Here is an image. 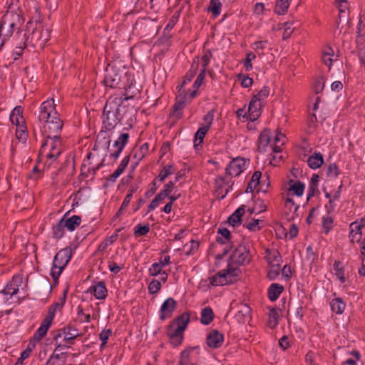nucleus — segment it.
Returning <instances> with one entry per match:
<instances>
[{"instance_id": "f257e3e1", "label": "nucleus", "mask_w": 365, "mask_h": 365, "mask_svg": "<svg viewBox=\"0 0 365 365\" xmlns=\"http://www.w3.org/2000/svg\"><path fill=\"white\" fill-rule=\"evenodd\" d=\"M38 119L43 123V131L46 135V140L41 148L40 154L42 157L55 160L62 150L58 134L63 127V121L56 110L53 98L41 103Z\"/></svg>"}, {"instance_id": "f03ea898", "label": "nucleus", "mask_w": 365, "mask_h": 365, "mask_svg": "<svg viewBox=\"0 0 365 365\" xmlns=\"http://www.w3.org/2000/svg\"><path fill=\"white\" fill-rule=\"evenodd\" d=\"M104 83L110 88L124 89L125 93L122 96L124 100L132 99L140 93V89L135 86L133 73L115 63L109 64L107 67Z\"/></svg>"}, {"instance_id": "7ed1b4c3", "label": "nucleus", "mask_w": 365, "mask_h": 365, "mask_svg": "<svg viewBox=\"0 0 365 365\" xmlns=\"http://www.w3.org/2000/svg\"><path fill=\"white\" fill-rule=\"evenodd\" d=\"M124 101L123 96H113L108 100L103 113V123L106 129L112 130L120 122L125 108L122 106Z\"/></svg>"}, {"instance_id": "20e7f679", "label": "nucleus", "mask_w": 365, "mask_h": 365, "mask_svg": "<svg viewBox=\"0 0 365 365\" xmlns=\"http://www.w3.org/2000/svg\"><path fill=\"white\" fill-rule=\"evenodd\" d=\"M190 322V316L187 313L175 319L168 329V336L173 346L180 345L183 340V332Z\"/></svg>"}, {"instance_id": "39448f33", "label": "nucleus", "mask_w": 365, "mask_h": 365, "mask_svg": "<svg viewBox=\"0 0 365 365\" xmlns=\"http://www.w3.org/2000/svg\"><path fill=\"white\" fill-rule=\"evenodd\" d=\"M71 257V250L70 248L61 250L55 255L51 274L54 279L58 278L62 271L68 263Z\"/></svg>"}, {"instance_id": "423d86ee", "label": "nucleus", "mask_w": 365, "mask_h": 365, "mask_svg": "<svg viewBox=\"0 0 365 365\" xmlns=\"http://www.w3.org/2000/svg\"><path fill=\"white\" fill-rule=\"evenodd\" d=\"M236 275V269L229 267L227 269L221 270L217 274L209 277L208 280L212 286H223L228 283H232Z\"/></svg>"}, {"instance_id": "0eeeda50", "label": "nucleus", "mask_w": 365, "mask_h": 365, "mask_svg": "<svg viewBox=\"0 0 365 365\" xmlns=\"http://www.w3.org/2000/svg\"><path fill=\"white\" fill-rule=\"evenodd\" d=\"M17 21H19V15L13 12H6L0 26V35L4 37L10 36L13 33V29L17 26Z\"/></svg>"}, {"instance_id": "6e6552de", "label": "nucleus", "mask_w": 365, "mask_h": 365, "mask_svg": "<svg viewBox=\"0 0 365 365\" xmlns=\"http://www.w3.org/2000/svg\"><path fill=\"white\" fill-rule=\"evenodd\" d=\"M249 249L245 245H240L230 257V265H242L250 261Z\"/></svg>"}, {"instance_id": "1a4fd4ad", "label": "nucleus", "mask_w": 365, "mask_h": 365, "mask_svg": "<svg viewBox=\"0 0 365 365\" xmlns=\"http://www.w3.org/2000/svg\"><path fill=\"white\" fill-rule=\"evenodd\" d=\"M304 189L305 185L304 183L299 180H290L283 188L282 196L288 195L289 197H293L294 196L300 197L303 195Z\"/></svg>"}, {"instance_id": "9d476101", "label": "nucleus", "mask_w": 365, "mask_h": 365, "mask_svg": "<svg viewBox=\"0 0 365 365\" xmlns=\"http://www.w3.org/2000/svg\"><path fill=\"white\" fill-rule=\"evenodd\" d=\"M249 160L237 157L227 165L226 173L231 176H238L247 168Z\"/></svg>"}, {"instance_id": "9b49d317", "label": "nucleus", "mask_w": 365, "mask_h": 365, "mask_svg": "<svg viewBox=\"0 0 365 365\" xmlns=\"http://www.w3.org/2000/svg\"><path fill=\"white\" fill-rule=\"evenodd\" d=\"M213 118L214 115L212 111L209 112L204 116L203 123L201 127L195 133V146L197 145V144H200L202 142L204 137L205 136L212 125Z\"/></svg>"}, {"instance_id": "f8f14e48", "label": "nucleus", "mask_w": 365, "mask_h": 365, "mask_svg": "<svg viewBox=\"0 0 365 365\" xmlns=\"http://www.w3.org/2000/svg\"><path fill=\"white\" fill-rule=\"evenodd\" d=\"M81 335L82 334L79 332L78 329L71 325H68L59 330L56 339H57L58 337H63L65 342L68 343V344H73L74 339Z\"/></svg>"}, {"instance_id": "ddd939ff", "label": "nucleus", "mask_w": 365, "mask_h": 365, "mask_svg": "<svg viewBox=\"0 0 365 365\" xmlns=\"http://www.w3.org/2000/svg\"><path fill=\"white\" fill-rule=\"evenodd\" d=\"M128 138L129 135L128 133H122L111 146L108 145V149L111 157L114 159L119 157L121 151L128 140Z\"/></svg>"}, {"instance_id": "4468645a", "label": "nucleus", "mask_w": 365, "mask_h": 365, "mask_svg": "<svg viewBox=\"0 0 365 365\" xmlns=\"http://www.w3.org/2000/svg\"><path fill=\"white\" fill-rule=\"evenodd\" d=\"M177 303L171 297L168 298L162 304L159 317L161 320L170 318L176 308Z\"/></svg>"}, {"instance_id": "2eb2a0df", "label": "nucleus", "mask_w": 365, "mask_h": 365, "mask_svg": "<svg viewBox=\"0 0 365 365\" xmlns=\"http://www.w3.org/2000/svg\"><path fill=\"white\" fill-rule=\"evenodd\" d=\"M272 146L270 131L269 130H264L261 133L259 137L258 150L262 153L268 152L272 150Z\"/></svg>"}, {"instance_id": "dca6fc26", "label": "nucleus", "mask_w": 365, "mask_h": 365, "mask_svg": "<svg viewBox=\"0 0 365 365\" xmlns=\"http://www.w3.org/2000/svg\"><path fill=\"white\" fill-rule=\"evenodd\" d=\"M223 341V335L217 330L211 331L207 336V344L212 349H217L220 347Z\"/></svg>"}, {"instance_id": "f3484780", "label": "nucleus", "mask_w": 365, "mask_h": 365, "mask_svg": "<svg viewBox=\"0 0 365 365\" xmlns=\"http://www.w3.org/2000/svg\"><path fill=\"white\" fill-rule=\"evenodd\" d=\"M51 324H52L51 322L47 321L46 319H43L41 326L38 327V329L34 333V334L31 340V343H32L34 346H35L36 343H38L39 341H41V339L46 334Z\"/></svg>"}, {"instance_id": "a211bd4d", "label": "nucleus", "mask_w": 365, "mask_h": 365, "mask_svg": "<svg viewBox=\"0 0 365 365\" xmlns=\"http://www.w3.org/2000/svg\"><path fill=\"white\" fill-rule=\"evenodd\" d=\"M51 324H52L51 322L47 321L46 319H43L41 326L38 327V329L34 333V334L31 340V343H32L34 346H35L36 343H38L39 341H41V339L46 334Z\"/></svg>"}, {"instance_id": "6ab92c4d", "label": "nucleus", "mask_w": 365, "mask_h": 365, "mask_svg": "<svg viewBox=\"0 0 365 365\" xmlns=\"http://www.w3.org/2000/svg\"><path fill=\"white\" fill-rule=\"evenodd\" d=\"M262 102L252 99L249 105L247 113L249 119L252 121L257 120L261 114Z\"/></svg>"}, {"instance_id": "aec40b11", "label": "nucleus", "mask_w": 365, "mask_h": 365, "mask_svg": "<svg viewBox=\"0 0 365 365\" xmlns=\"http://www.w3.org/2000/svg\"><path fill=\"white\" fill-rule=\"evenodd\" d=\"M49 38L50 30L48 28L36 30L32 35V38L36 39L41 46H43L48 41Z\"/></svg>"}, {"instance_id": "412c9836", "label": "nucleus", "mask_w": 365, "mask_h": 365, "mask_svg": "<svg viewBox=\"0 0 365 365\" xmlns=\"http://www.w3.org/2000/svg\"><path fill=\"white\" fill-rule=\"evenodd\" d=\"M88 292L93 294L98 299H103L107 296V289L105 284L102 282H98L96 285L91 286Z\"/></svg>"}, {"instance_id": "4be33fe9", "label": "nucleus", "mask_w": 365, "mask_h": 365, "mask_svg": "<svg viewBox=\"0 0 365 365\" xmlns=\"http://www.w3.org/2000/svg\"><path fill=\"white\" fill-rule=\"evenodd\" d=\"M284 201V206L289 214L290 218H294L296 215V212L299 209V205L294 201L293 197H289L288 195L287 196H282Z\"/></svg>"}, {"instance_id": "5701e85b", "label": "nucleus", "mask_w": 365, "mask_h": 365, "mask_svg": "<svg viewBox=\"0 0 365 365\" xmlns=\"http://www.w3.org/2000/svg\"><path fill=\"white\" fill-rule=\"evenodd\" d=\"M20 279L19 277L13 278L11 282L4 287L1 292L5 295H9L10 297L16 294L19 291L20 285Z\"/></svg>"}, {"instance_id": "b1692460", "label": "nucleus", "mask_w": 365, "mask_h": 365, "mask_svg": "<svg viewBox=\"0 0 365 365\" xmlns=\"http://www.w3.org/2000/svg\"><path fill=\"white\" fill-rule=\"evenodd\" d=\"M192 68L193 70H191L190 73L185 76V78L178 91L180 95H185V98H188L189 96V91L185 88V86L187 83L190 82L192 78L195 76L197 66L194 68V66L192 65Z\"/></svg>"}, {"instance_id": "393cba45", "label": "nucleus", "mask_w": 365, "mask_h": 365, "mask_svg": "<svg viewBox=\"0 0 365 365\" xmlns=\"http://www.w3.org/2000/svg\"><path fill=\"white\" fill-rule=\"evenodd\" d=\"M22 113L23 109L21 106L15 107L10 115L11 122L16 126L24 124Z\"/></svg>"}, {"instance_id": "a878e982", "label": "nucleus", "mask_w": 365, "mask_h": 365, "mask_svg": "<svg viewBox=\"0 0 365 365\" xmlns=\"http://www.w3.org/2000/svg\"><path fill=\"white\" fill-rule=\"evenodd\" d=\"M130 158L128 155L125 156L122 161L120 162V165H118V168L114 171L113 173L109 175L108 179L110 181H115V180L123 173L125 168L127 167L128 163H129Z\"/></svg>"}, {"instance_id": "bb28decb", "label": "nucleus", "mask_w": 365, "mask_h": 365, "mask_svg": "<svg viewBox=\"0 0 365 365\" xmlns=\"http://www.w3.org/2000/svg\"><path fill=\"white\" fill-rule=\"evenodd\" d=\"M324 163L323 156L321 153H314L307 160L308 165L312 169L319 168Z\"/></svg>"}, {"instance_id": "cd10ccee", "label": "nucleus", "mask_w": 365, "mask_h": 365, "mask_svg": "<svg viewBox=\"0 0 365 365\" xmlns=\"http://www.w3.org/2000/svg\"><path fill=\"white\" fill-rule=\"evenodd\" d=\"M63 219L65 227L69 231H73L81 222V217L78 215H73L68 219L63 217Z\"/></svg>"}, {"instance_id": "c85d7f7f", "label": "nucleus", "mask_w": 365, "mask_h": 365, "mask_svg": "<svg viewBox=\"0 0 365 365\" xmlns=\"http://www.w3.org/2000/svg\"><path fill=\"white\" fill-rule=\"evenodd\" d=\"M284 289L283 286L279 284H272L268 289V297L271 301H275Z\"/></svg>"}, {"instance_id": "c756f323", "label": "nucleus", "mask_w": 365, "mask_h": 365, "mask_svg": "<svg viewBox=\"0 0 365 365\" xmlns=\"http://www.w3.org/2000/svg\"><path fill=\"white\" fill-rule=\"evenodd\" d=\"M280 315L279 309H271L269 310L268 325L270 328L273 329L277 326Z\"/></svg>"}, {"instance_id": "7c9ffc66", "label": "nucleus", "mask_w": 365, "mask_h": 365, "mask_svg": "<svg viewBox=\"0 0 365 365\" xmlns=\"http://www.w3.org/2000/svg\"><path fill=\"white\" fill-rule=\"evenodd\" d=\"M284 142L285 136L282 133H277L274 137V141L272 143V151L274 153H279L281 151L282 146L284 144Z\"/></svg>"}, {"instance_id": "2f4dec72", "label": "nucleus", "mask_w": 365, "mask_h": 365, "mask_svg": "<svg viewBox=\"0 0 365 365\" xmlns=\"http://www.w3.org/2000/svg\"><path fill=\"white\" fill-rule=\"evenodd\" d=\"M245 212V206L242 205L237 209L235 212L229 217V223L232 226H235L240 221L241 217Z\"/></svg>"}, {"instance_id": "473e14b6", "label": "nucleus", "mask_w": 365, "mask_h": 365, "mask_svg": "<svg viewBox=\"0 0 365 365\" xmlns=\"http://www.w3.org/2000/svg\"><path fill=\"white\" fill-rule=\"evenodd\" d=\"M204 78H205V69H202L200 73L197 76L195 81L194 82V83L192 85L193 90L189 91L188 98H190V100L193 98L195 96L197 90L202 83Z\"/></svg>"}, {"instance_id": "72a5a7b5", "label": "nucleus", "mask_w": 365, "mask_h": 365, "mask_svg": "<svg viewBox=\"0 0 365 365\" xmlns=\"http://www.w3.org/2000/svg\"><path fill=\"white\" fill-rule=\"evenodd\" d=\"M262 173L259 171H255L252 175L251 180L247 185V192H252L259 184Z\"/></svg>"}, {"instance_id": "f704fd0d", "label": "nucleus", "mask_w": 365, "mask_h": 365, "mask_svg": "<svg viewBox=\"0 0 365 365\" xmlns=\"http://www.w3.org/2000/svg\"><path fill=\"white\" fill-rule=\"evenodd\" d=\"M345 307V303L340 298H335L331 302V310L336 314H342Z\"/></svg>"}, {"instance_id": "c9c22d12", "label": "nucleus", "mask_w": 365, "mask_h": 365, "mask_svg": "<svg viewBox=\"0 0 365 365\" xmlns=\"http://www.w3.org/2000/svg\"><path fill=\"white\" fill-rule=\"evenodd\" d=\"M292 0H277L275 5V12L282 15L287 12Z\"/></svg>"}, {"instance_id": "e433bc0d", "label": "nucleus", "mask_w": 365, "mask_h": 365, "mask_svg": "<svg viewBox=\"0 0 365 365\" xmlns=\"http://www.w3.org/2000/svg\"><path fill=\"white\" fill-rule=\"evenodd\" d=\"M265 258L269 266L280 264L282 260L279 252L276 250L267 252Z\"/></svg>"}, {"instance_id": "4c0bfd02", "label": "nucleus", "mask_w": 365, "mask_h": 365, "mask_svg": "<svg viewBox=\"0 0 365 365\" xmlns=\"http://www.w3.org/2000/svg\"><path fill=\"white\" fill-rule=\"evenodd\" d=\"M213 319V312L211 308L206 307L202 310L200 321L203 324H209Z\"/></svg>"}, {"instance_id": "58836bf2", "label": "nucleus", "mask_w": 365, "mask_h": 365, "mask_svg": "<svg viewBox=\"0 0 365 365\" xmlns=\"http://www.w3.org/2000/svg\"><path fill=\"white\" fill-rule=\"evenodd\" d=\"M148 143H145L135 151L134 158L136 159L137 163L140 161L148 154Z\"/></svg>"}, {"instance_id": "ea45409f", "label": "nucleus", "mask_w": 365, "mask_h": 365, "mask_svg": "<svg viewBox=\"0 0 365 365\" xmlns=\"http://www.w3.org/2000/svg\"><path fill=\"white\" fill-rule=\"evenodd\" d=\"M166 198V194H162L160 192L156 195V197L152 200L151 203L148 206V212L155 210L156 207L161 204Z\"/></svg>"}, {"instance_id": "a19ab883", "label": "nucleus", "mask_w": 365, "mask_h": 365, "mask_svg": "<svg viewBox=\"0 0 365 365\" xmlns=\"http://www.w3.org/2000/svg\"><path fill=\"white\" fill-rule=\"evenodd\" d=\"M65 226L63 225V219H61L59 222L53 227V236L56 239H60L64 234Z\"/></svg>"}, {"instance_id": "79ce46f5", "label": "nucleus", "mask_w": 365, "mask_h": 365, "mask_svg": "<svg viewBox=\"0 0 365 365\" xmlns=\"http://www.w3.org/2000/svg\"><path fill=\"white\" fill-rule=\"evenodd\" d=\"M218 234L220 236L217 237V241L220 243L225 244L230 240V231L226 228H220L218 230Z\"/></svg>"}, {"instance_id": "37998d69", "label": "nucleus", "mask_w": 365, "mask_h": 365, "mask_svg": "<svg viewBox=\"0 0 365 365\" xmlns=\"http://www.w3.org/2000/svg\"><path fill=\"white\" fill-rule=\"evenodd\" d=\"M262 221L259 219H253L250 222L246 223L244 226L250 231L256 232L261 229L260 224Z\"/></svg>"}, {"instance_id": "c03bdc74", "label": "nucleus", "mask_w": 365, "mask_h": 365, "mask_svg": "<svg viewBox=\"0 0 365 365\" xmlns=\"http://www.w3.org/2000/svg\"><path fill=\"white\" fill-rule=\"evenodd\" d=\"M16 138L22 142H25L27 138V134L26 133V126L24 124L17 125L16 130Z\"/></svg>"}, {"instance_id": "a18cd8bd", "label": "nucleus", "mask_w": 365, "mask_h": 365, "mask_svg": "<svg viewBox=\"0 0 365 365\" xmlns=\"http://www.w3.org/2000/svg\"><path fill=\"white\" fill-rule=\"evenodd\" d=\"M270 89L267 86L263 87L261 91L257 93V95L255 96L252 99H257L259 102L263 103V101L268 97L269 95Z\"/></svg>"}, {"instance_id": "49530a36", "label": "nucleus", "mask_w": 365, "mask_h": 365, "mask_svg": "<svg viewBox=\"0 0 365 365\" xmlns=\"http://www.w3.org/2000/svg\"><path fill=\"white\" fill-rule=\"evenodd\" d=\"M334 269L335 271V275L340 280L341 283L345 282V277L344 274L343 269L341 266V263L339 262H335L334 264Z\"/></svg>"}, {"instance_id": "de8ad7c7", "label": "nucleus", "mask_w": 365, "mask_h": 365, "mask_svg": "<svg viewBox=\"0 0 365 365\" xmlns=\"http://www.w3.org/2000/svg\"><path fill=\"white\" fill-rule=\"evenodd\" d=\"M221 6L219 0H211L209 9L215 16H217L220 13Z\"/></svg>"}, {"instance_id": "09e8293b", "label": "nucleus", "mask_w": 365, "mask_h": 365, "mask_svg": "<svg viewBox=\"0 0 365 365\" xmlns=\"http://www.w3.org/2000/svg\"><path fill=\"white\" fill-rule=\"evenodd\" d=\"M333 56V50L331 48H328L327 51H324L322 55V61L323 62L328 66L329 68L332 63L331 56Z\"/></svg>"}, {"instance_id": "8fccbe9b", "label": "nucleus", "mask_w": 365, "mask_h": 365, "mask_svg": "<svg viewBox=\"0 0 365 365\" xmlns=\"http://www.w3.org/2000/svg\"><path fill=\"white\" fill-rule=\"evenodd\" d=\"M161 282L158 280L153 279L150 282L148 286L149 292L151 294H156L161 288Z\"/></svg>"}, {"instance_id": "3c124183", "label": "nucleus", "mask_w": 365, "mask_h": 365, "mask_svg": "<svg viewBox=\"0 0 365 365\" xmlns=\"http://www.w3.org/2000/svg\"><path fill=\"white\" fill-rule=\"evenodd\" d=\"M174 173L173 168L171 165L165 167L158 175V178L160 181H163L168 176Z\"/></svg>"}, {"instance_id": "603ef678", "label": "nucleus", "mask_w": 365, "mask_h": 365, "mask_svg": "<svg viewBox=\"0 0 365 365\" xmlns=\"http://www.w3.org/2000/svg\"><path fill=\"white\" fill-rule=\"evenodd\" d=\"M333 220L330 216H324L322 220V226L324 230V232L327 234L332 228Z\"/></svg>"}, {"instance_id": "864d4df0", "label": "nucleus", "mask_w": 365, "mask_h": 365, "mask_svg": "<svg viewBox=\"0 0 365 365\" xmlns=\"http://www.w3.org/2000/svg\"><path fill=\"white\" fill-rule=\"evenodd\" d=\"M327 175L330 178H336L339 175V169L336 164H331L329 165Z\"/></svg>"}, {"instance_id": "5fc2aeb1", "label": "nucleus", "mask_w": 365, "mask_h": 365, "mask_svg": "<svg viewBox=\"0 0 365 365\" xmlns=\"http://www.w3.org/2000/svg\"><path fill=\"white\" fill-rule=\"evenodd\" d=\"M190 351V349H186L181 352L179 365H188Z\"/></svg>"}, {"instance_id": "6e6d98bb", "label": "nucleus", "mask_w": 365, "mask_h": 365, "mask_svg": "<svg viewBox=\"0 0 365 365\" xmlns=\"http://www.w3.org/2000/svg\"><path fill=\"white\" fill-rule=\"evenodd\" d=\"M256 58V56L254 53L250 52L247 54L246 58L244 62V66L247 71H250L252 68V65L251 63L252 61H253Z\"/></svg>"}, {"instance_id": "4d7b16f0", "label": "nucleus", "mask_w": 365, "mask_h": 365, "mask_svg": "<svg viewBox=\"0 0 365 365\" xmlns=\"http://www.w3.org/2000/svg\"><path fill=\"white\" fill-rule=\"evenodd\" d=\"M163 268L158 262L153 263L149 269V273L151 276H157L162 273Z\"/></svg>"}, {"instance_id": "13d9d810", "label": "nucleus", "mask_w": 365, "mask_h": 365, "mask_svg": "<svg viewBox=\"0 0 365 365\" xmlns=\"http://www.w3.org/2000/svg\"><path fill=\"white\" fill-rule=\"evenodd\" d=\"M184 248L186 255H190L198 248V243L194 240H191L189 245H185Z\"/></svg>"}, {"instance_id": "bf43d9fd", "label": "nucleus", "mask_w": 365, "mask_h": 365, "mask_svg": "<svg viewBox=\"0 0 365 365\" xmlns=\"http://www.w3.org/2000/svg\"><path fill=\"white\" fill-rule=\"evenodd\" d=\"M111 335V331L110 329H106L103 330L100 334V339L102 341V344L101 345V348H103L107 343L108 339Z\"/></svg>"}, {"instance_id": "052dcab7", "label": "nucleus", "mask_w": 365, "mask_h": 365, "mask_svg": "<svg viewBox=\"0 0 365 365\" xmlns=\"http://www.w3.org/2000/svg\"><path fill=\"white\" fill-rule=\"evenodd\" d=\"M280 271V264L270 265V269L268 272V277L273 279H274L279 273Z\"/></svg>"}, {"instance_id": "680f3d73", "label": "nucleus", "mask_w": 365, "mask_h": 365, "mask_svg": "<svg viewBox=\"0 0 365 365\" xmlns=\"http://www.w3.org/2000/svg\"><path fill=\"white\" fill-rule=\"evenodd\" d=\"M150 231L149 225H138L135 228V234L138 235H145Z\"/></svg>"}, {"instance_id": "e2e57ef3", "label": "nucleus", "mask_w": 365, "mask_h": 365, "mask_svg": "<svg viewBox=\"0 0 365 365\" xmlns=\"http://www.w3.org/2000/svg\"><path fill=\"white\" fill-rule=\"evenodd\" d=\"M337 7L339 11V17L342 13H345L348 9V4L346 0H335Z\"/></svg>"}, {"instance_id": "0e129e2a", "label": "nucleus", "mask_w": 365, "mask_h": 365, "mask_svg": "<svg viewBox=\"0 0 365 365\" xmlns=\"http://www.w3.org/2000/svg\"><path fill=\"white\" fill-rule=\"evenodd\" d=\"M59 307L58 304H55L54 305L51 306L50 309H48V314L46 317L45 319L52 323L53 319L55 317L56 309Z\"/></svg>"}, {"instance_id": "69168bd1", "label": "nucleus", "mask_w": 365, "mask_h": 365, "mask_svg": "<svg viewBox=\"0 0 365 365\" xmlns=\"http://www.w3.org/2000/svg\"><path fill=\"white\" fill-rule=\"evenodd\" d=\"M31 352V349L29 347H27L24 351H23L21 354L20 357L18 359L16 364H22L24 361L27 359Z\"/></svg>"}, {"instance_id": "338daca9", "label": "nucleus", "mask_w": 365, "mask_h": 365, "mask_svg": "<svg viewBox=\"0 0 365 365\" xmlns=\"http://www.w3.org/2000/svg\"><path fill=\"white\" fill-rule=\"evenodd\" d=\"M365 26L364 24L363 23L361 19L359 20V22L358 24V26H357V38H356V42L358 44L361 43L362 40H363V34L361 33L362 32V29Z\"/></svg>"}, {"instance_id": "774afa93", "label": "nucleus", "mask_w": 365, "mask_h": 365, "mask_svg": "<svg viewBox=\"0 0 365 365\" xmlns=\"http://www.w3.org/2000/svg\"><path fill=\"white\" fill-rule=\"evenodd\" d=\"M116 240V235H113L110 237L106 239L99 246V249L104 250L108 246L110 245Z\"/></svg>"}]
</instances>
